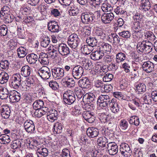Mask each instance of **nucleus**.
<instances>
[{
	"instance_id": "nucleus-1",
	"label": "nucleus",
	"mask_w": 157,
	"mask_h": 157,
	"mask_svg": "<svg viewBox=\"0 0 157 157\" xmlns=\"http://www.w3.org/2000/svg\"><path fill=\"white\" fill-rule=\"evenodd\" d=\"M111 100L109 97L107 95H101L98 98L97 102L102 109L108 108L111 102Z\"/></svg>"
},
{
	"instance_id": "nucleus-2",
	"label": "nucleus",
	"mask_w": 157,
	"mask_h": 157,
	"mask_svg": "<svg viewBox=\"0 0 157 157\" xmlns=\"http://www.w3.org/2000/svg\"><path fill=\"white\" fill-rule=\"evenodd\" d=\"M76 100V97L74 92L71 90L66 91L63 94V101L66 104L71 105Z\"/></svg>"
},
{
	"instance_id": "nucleus-3",
	"label": "nucleus",
	"mask_w": 157,
	"mask_h": 157,
	"mask_svg": "<svg viewBox=\"0 0 157 157\" xmlns=\"http://www.w3.org/2000/svg\"><path fill=\"white\" fill-rule=\"evenodd\" d=\"M19 74L14 75L10 80V86L11 88L17 89L21 86V81Z\"/></svg>"
},
{
	"instance_id": "nucleus-4",
	"label": "nucleus",
	"mask_w": 157,
	"mask_h": 157,
	"mask_svg": "<svg viewBox=\"0 0 157 157\" xmlns=\"http://www.w3.org/2000/svg\"><path fill=\"white\" fill-rule=\"evenodd\" d=\"M80 42V39L76 34L73 33L69 36L68 44L72 48L75 49L77 47Z\"/></svg>"
},
{
	"instance_id": "nucleus-5",
	"label": "nucleus",
	"mask_w": 157,
	"mask_h": 157,
	"mask_svg": "<svg viewBox=\"0 0 157 157\" xmlns=\"http://www.w3.org/2000/svg\"><path fill=\"white\" fill-rule=\"evenodd\" d=\"M71 72V74L75 79H78L82 76L84 72V69L81 66L77 65L73 67Z\"/></svg>"
},
{
	"instance_id": "nucleus-6",
	"label": "nucleus",
	"mask_w": 157,
	"mask_h": 157,
	"mask_svg": "<svg viewBox=\"0 0 157 157\" xmlns=\"http://www.w3.org/2000/svg\"><path fill=\"white\" fill-rule=\"evenodd\" d=\"M120 147V151L123 156L125 157H129L131 155L132 151L128 144L122 143Z\"/></svg>"
},
{
	"instance_id": "nucleus-7",
	"label": "nucleus",
	"mask_w": 157,
	"mask_h": 157,
	"mask_svg": "<svg viewBox=\"0 0 157 157\" xmlns=\"http://www.w3.org/2000/svg\"><path fill=\"white\" fill-rule=\"evenodd\" d=\"M51 71L52 76L56 80L61 78L64 75V70L61 67H55L52 69Z\"/></svg>"
},
{
	"instance_id": "nucleus-8",
	"label": "nucleus",
	"mask_w": 157,
	"mask_h": 157,
	"mask_svg": "<svg viewBox=\"0 0 157 157\" xmlns=\"http://www.w3.org/2000/svg\"><path fill=\"white\" fill-rule=\"evenodd\" d=\"M94 18V14L89 13H83L81 16V19L82 23L88 24L92 22Z\"/></svg>"
},
{
	"instance_id": "nucleus-9",
	"label": "nucleus",
	"mask_w": 157,
	"mask_h": 157,
	"mask_svg": "<svg viewBox=\"0 0 157 157\" xmlns=\"http://www.w3.org/2000/svg\"><path fill=\"white\" fill-rule=\"evenodd\" d=\"M40 76L43 79H48L51 76V73L49 69L47 67H42L38 71Z\"/></svg>"
},
{
	"instance_id": "nucleus-10",
	"label": "nucleus",
	"mask_w": 157,
	"mask_h": 157,
	"mask_svg": "<svg viewBox=\"0 0 157 157\" xmlns=\"http://www.w3.org/2000/svg\"><path fill=\"white\" fill-rule=\"evenodd\" d=\"M57 48L59 53L62 56H66L70 53L69 48L64 44H59Z\"/></svg>"
},
{
	"instance_id": "nucleus-11",
	"label": "nucleus",
	"mask_w": 157,
	"mask_h": 157,
	"mask_svg": "<svg viewBox=\"0 0 157 157\" xmlns=\"http://www.w3.org/2000/svg\"><path fill=\"white\" fill-rule=\"evenodd\" d=\"M24 126L25 131L28 133H33L35 130V127L33 121L30 120L25 121Z\"/></svg>"
},
{
	"instance_id": "nucleus-12",
	"label": "nucleus",
	"mask_w": 157,
	"mask_h": 157,
	"mask_svg": "<svg viewBox=\"0 0 157 157\" xmlns=\"http://www.w3.org/2000/svg\"><path fill=\"white\" fill-rule=\"evenodd\" d=\"M106 147L110 155H114L118 152V146L114 142L109 143L107 144Z\"/></svg>"
},
{
	"instance_id": "nucleus-13",
	"label": "nucleus",
	"mask_w": 157,
	"mask_h": 157,
	"mask_svg": "<svg viewBox=\"0 0 157 157\" xmlns=\"http://www.w3.org/2000/svg\"><path fill=\"white\" fill-rule=\"evenodd\" d=\"M114 17V15L112 12L104 13L101 16V20L104 24L109 23L113 19Z\"/></svg>"
},
{
	"instance_id": "nucleus-14",
	"label": "nucleus",
	"mask_w": 157,
	"mask_h": 157,
	"mask_svg": "<svg viewBox=\"0 0 157 157\" xmlns=\"http://www.w3.org/2000/svg\"><path fill=\"white\" fill-rule=\"evenodd\" d=\"M9 98L10 101L11 102L14 103L18 102L20 100L21 94L17 91L13 90L10 92Z\"/></svg>"
},
{
	"instance_id": "nucleus-15",
	"label": "nucleus",
	"mask_w": 157,
	"mask_h": 157,
	"mask_svg": "<svg viewBox=\"0 0 157 157\" xmlns=\"http://www.w3.org/2000/svg\"><path fill=\"white\" fill-rule=\"evenodd\" d=\"M48 30L52 32H58L59 30L58 23L54 21H50L48 24Z\"/></svg>"
},
{
	"instance_id": "nucleus-16",
	"label": "nucleus",
	"mask_w": 157,
	"mask_h": 157,
	"mask_svg": "<svg viewBox=\"0 0 157 157\" xmlns=\"http://www.w3.org/2000/svg\"><path fill=\"white\" fill-rule=\"evenodd\" d=\"M154 67V64L150 61L144 62L142 65L143 70L147 73H150L153 71Z\"/></svg>"
},
{
	"instance_id": "nucleus-17",
	"label": "nucleus",
	"mask_w": 157,
	"mask_h": 157,
	"mask_svg": "<svg viewBox=\"0 0 157 157\" xmlns=\"http://www.w3.org/2000/svg\"><path fill=\"white\" fill-rule=\"evenodd\" d=\"M47 118L51 122H54L57 119L58 112L55 109H52L47 113Z\"/></svg>"
},
{
	"instance_id": "nucleus-18",
	"label": "nucleus",
	"mask_w": 157,
	"mask_h": 157,
	"mask_svg": "<svg viewBox=\"0 0 157 157\" xmlns=\"http://www.w3.org/2000/svg\"><path fill=\"white\" fill-rule=\"evenodd\" d=\"M110 109L114 113H117L120 110V107L117 100L115 99H112L109 105Z\"/></svg>"
},
{
	"instance_id": "nucleus-19",
	"label": "nucleus",
	"mask_w": 157,
	"mask_h": 157,
	"mask_svg": "<svg viewBox=\"0 0 157 157\" xmlns=\"http://www.w3.org/2000/svg\"><path fill=\"white\" fill-rule=\"evenodd\" d=\"M79 86L82 88L88 89L90 87V82L86 77L83 78L78 81Z\"/></svg>"
},
{
	"instance_id": "nucleus-20",
	"label": "nucleus",
	"mask_w": 157,
	"mask_h": 157,
	"mask_svg": "<svg viewBox=\"0 0 157 157\" xmlns=\"http://www.w3.org/2000/svg\"><path fill=\"white\" fill-rule=\"evenodd\" d=\"M86 134L89 137L94 138L97 136L98 135V130L96 128H89L86 131Z\"/></svg>"
},
{
	"instance_id": "nucleus-21",
	"label": "nucleus",
	"mask_w": 157,
	"mask_h": 157,
	"mask_svg": "<svg viewBox=\"0 0 157 157\" xmlns=\"http://www.w3.org/2000/svg\"><path fill=\"white\" fill-rule=\"evenodd\" d=\"M104 56L103 52L99 49V50L92 52L90 55V57L94 60H98L101 59Z\"/></svg>"
},
{
	"instance_id": "nucleus-22",
	"label": "nucleus",
	"mask_w": 157,
	"mask_h": 157,
	"mask_svg": "<svg viewBox=\"0 0 157 157\" xmlns=\"http://www.w3.org/2000/svg\"><path fill=\"white\" fill-rule=\"evenodd\" d=\"M1 114L2 117L5 119L8 118L10 115V109L7 106H3L1 109Z\"/></svg>"
},
{
	"instance_id": "nucleus-23",
	"label": "nucleus",
	"mask_w": 157,
	"mask_h": 157,
	"mask_svg": "<svg viewBox=\"0 0 157 157\" xmlns=\"http://www.w3.org/2000/svg\"><path fill=\"white\" fill-rule=\"evenodd\" d=\"M151 8V4L149 0H141L140 1V9L144 12L148 11Z\"/></svg>"
},
{
	"instance_id": "nucleus-24",
	"label": "nucleus",
	"mask_w": 157,
	"mask_h": 157,
	"mask_svg": "<svg viewBox=\"0 0 157 157\" xmlns=\"http://www.w3.org/2000/svg\"><path fill=\"white\" fill-rule=\"evenodd\" d=\"M108 37V40L114 44H118L120 42V38L116 33H112Z\"/></svg>"
},
{
	"instance_id": "nucleus-25",
	"label": "nucleus",
	"mask_w": 157,
	"mask_h": 157,
	"mask_svg": "<svg viewBox=\"0 0 157 157\" xmlns=\"http://www.w3.org/2000/svg\"><path fill=\"white\" fill-rule=\"evenodd\" d=\"M28 62L31 64H35L38 59V57L36 54L34 53L29 54L26 56Z\"/></svg>"
},
{
	"instance_id": "nucleus-26",
	"label": "nucleus",
	"mask_w": 157,
	"mask_h": 157,
	"mask_svg": "<svg viewBox=\"0 0 157 157\" xmlns=\"http://www.w3.org/2000/svg\"><path fill=\"white\" fill-rule=\"evenodd\" d=\"M38 60L40 63L43 65H48L49 63L48 55L43 52L40 53Z\"/></svg>"
},
{
	"instance_id": "nucleus-27",
	"label": "nucleus",
	"mask_w": 157,
	"mask_h": 157,
	"mask_svg": "<svg viewBox=\"0 0 157 157\" xmlns=\"http://www.w3.org/2000/svg\"><path fill=\"white\" fill-rule=\"evenodd\" d=\"M63 80V85L65 86L71 88L73 87L75 85V81L72 78L66 76Z\"/></svg>"
},
{
	"instance_id": "nucleus-28",
	"label": "nucleus",
	"mask_w": 157,
	"mask_h": 157,
	"mask_svg": "<svg viewBox=\"0 0 157 157\" xmlns=\"http://www.w3.org/2000/svg\"><path fill=\"white\" fill-rule=\"evenodd\" d=\"M95 97L93 93H89L84 96L83 98V101L86 103H90L94 101Z\"/></svg>"
},
{
	"instance_id": "nucleus-29",
	"label": "nucleus",
	"mask_w": 157,
	"mask_h": 157,
	"mask_svg": "<svg viewBox=\"0 0 157 157\" xmlns=\"http://www.w3.org/2000/svg\"><path fill=\"white\" fill-rule=\"evenodd\" d=\"M144 42L143 41L142 42H140L138 43L137 45V49L139 53H148L147 50V48L144 44Z\"/></svg>"
},
{
	"instance_id": "nucleus-30",
	"label": "nucleus",
	"mask_w": 157,
	"mask_h": 157,
	"mask_svg": "<svg viewBox=\"0 0 157 157\" xmlns=\"http://www.w3.org/2000/svg\"><path fill=\"white\" fill-rule=\"evenodd\" d=\"M31 72V68L28 65H25L23 66L21 68V74L22 76L27 77L30 75Z\"/></svg>"
},
{
	"instance_id": "nucleus-31",
	"label": "nucleus",
	"mask_w": 157,
	"mask_h": 157,
	"mask_svg": "<svg viewBox=\"0 0 157 157\" xmlns=\"http://www.w3.org/2000/svg\"><path fill=\"white\" fill-rule=\"evenodd\" d=\"M36 153L37 157H43L48 155V151L46 148L44 147L41 146L37 149Z\"/></svg>"
},
{
	"instance_id": "nucleus-32",
	"label": "nucleus",
	"mask_w": 157,
	"mask_h": 157,
	"mask_svg": "<svg viewBox=\"0 0 157 157\" xmlns=\"http://www.w3.org/2000/svg\"><path fill=\"white\" fill-rule=\"evenodd\" d=\"M132 29L134 32L141 33L144 29L143 26L140 22H135L134 23Z\"/></svg>"
},
{
	"instance_id": "nucleus-33",
	"label": "nucleus",
	"mask_w": 157,
	"mask_h": 157,
	"mask_svg": "<svg viewBox=\"0 0 157 157\" xmlns=\"http://www.w3.org/2000/svg\"><path fill=\"white\" fill-rule=\"evenodd\" d=\"M10 93L6 88L0 87V98L2 99H6L9 96Z\"/></svg>"
},
{
	"instance_id": "nucleus-34",
	"label": "nucleus",
	"mask_w": 157,
	"mask_h": 157,
	"mask_svg": "<svg viewBox=\"0 0 157 157\" xmlns=\"http://www.w3.org/2000/svg\"><path fill=\"white\" fill-rule=\"evenodd\" d=\"M17 56L19 58L24 57L27 53L26 49L23 47H21L17 49Z\"/></svg>"
},
{
	"instance_id": "nucleus-35",
	"label": "nucleus",
	"mask_w": 157,
	"mask_h": 157,
	"mask_svg": "<svg viewBox=\"0 0 157 157\" xmlns=\"http://www.w3.org/2000/svg\"><path fill=\"white\" fill-rule=\"evenodd\" d=\"M83 66L86 70H90L93 67L92 63L91 61L87 59H84L82 61Z\"/></svg>"
},
{
	"instance_id": "nucleus-36",
	"label": "nucleus",
	"mask_w": 157,
	"mask_h": 157,
	"mask_svg": "<svg viewBox=\"0 0 157 157\" xmlns=\"http://www.w3.org/2000/svg\"><path fill=\"white\" fill-rule=\"evenodd\" d=\"M23 141L22 140L17 139L12 142L11 146L13 149H17L21 147L22 143Z\"/></svg>"
},
{
	"instance_id": "nucleus-37",
	"label": "nucleus",
	"mask_w": 157,
	"mask_h": 157,
	"mask_svg": "<svg viewBox=\"0 0 157 157\" xmlns=\"http://www.w3.org/2000/svg\"><path fill=\"white\" fill-rule=\"evenodd\" d=\"M86 41L88 45L92 48L96 46L98 43L97 39L93 37H88L86 39Z\"/></svg>"
},
{
	"instance_id": "nucleus-38",
	"label": "nucleus",
	"mask_w": 157,
	"mask_h": 157,
	"mask_svg": "<svg viewBox=\"0 0 157 157\" xmlns=\"http://www.w3.org/2000/svg\"><path fill=\"white\" fill-rule=\"evenodd\" d=\"M62 124L58 122L56 123L54 125L53 131L54 133L59 134L62 132Z\"/></svg>"
},
{
	"instance_id": "nucleus-39",
	"label": "nucleus",
	"mask_w": 157,
	"mask_h": 157,
	"mask_svg": "<svg viewBox=\"0 0 157 157\" xmlns=\"http://www.w3.org/2000/svg\"><path fill=\"white\" fill-rule=\"evenodd\" d=\"M10 141V136L6 134L0 135V142L2 144H6Z\"/></svg>"
},
{
	"instance_id": "nucleus-40",
	"label": "nucleus",
	"mask_w": 157,
	"mask_h": 157,
	"mask_svg": "<svg viewBox=\"0 0 157 157\" xmlns=\"http://www.w3.org/2000/svg\"><path fill=\"white\" fill-rule=\"evenodd\" d=\"M10 10V8L8 6H3L0 12V17H3L4 16L11 13Z\"/></svg>"
},
{
	"instance_id": "nucleus-41",
	"label": "nucleus",
	"mask_w": 157,
	"mask_h": 157,
	"mask_svg": "<svg viewBox=\"0 0 157 157\" xmlns=\"http://www.w3.org/2000/svg\"><path fill=\"white\" fill-rule=\"evenodd\" d=\"M108 143V140L105 137L99 138L97 141V143L98 145L102 147H106V144Z\"/></svg>"
},
{
	"instance_id": "nucleus-42",
	"label": "nucleus",
	"mask_w": 157,
	"mask_h": 157,
	"mask_svg": "<svg viewBox=\"0 0 157 157\" xmlns=\"http://www.w3.org/2000/svg\"><path fill=\"white\" fill-rule=\"evenodd\" d=\"M8 74L5 72H2L0 74V82L3 84L7 82L9 78Z\"/></svg>"
},
{
	"instance_id": "nucleus-43",
	"label": "nucleus",
	"mask_w": 157,
	"mask_h": 157,
	"mask_svg": "<svg viewBox=\"0 0 157 157\" xmlns=\"http://www.w3.org/2000/svg\"><path fill=\"white\" fill-rule=\"evenodd\" d=\"M92 48L89 45H84L81 48L82 52L83 54L87 55L92 52Z\"/></svg>"
},
{
	"instance_id": "nucleus-44",
	"label": "nucleus",
	"mask_w": 157,
	"mask_h": 157,
	"mask_svg": "<svg viewBox=\"0 0 157 157\" xmlns=\"http://www.w3.org/2000/svg\"><path fill=\"white\" fill-rule=\"evenodd\" d=\"M116 61L117 63L123 61L126 59L125 54L121 52L117 53L116 55Z\"/></svg>"
},
{
	"instance_id": "nucleus-45",
	"label": "nucleus",
	"mask_w": 157,
	"mask_h": 157,
	"mask_svg": "<svg viewBox=\"0 0 157 157\" xmlns=\"http://www.w3.org/2000/svg\"><path fill=\"white\" fill-rule=\"evenodd\" d=\"M44 105V102L41 100L35 101L33 104V107L34 109H41Z\"/></svg>"
},
{
	"instance_id": "nucleus-46",
	"label": "nucleus",
	"mask_w": 157,
	"mask_h": 157,
	"mask_svg": "<svg viewBox=\"0 0 157 157\" xmlns=\"http://www.w3.org/2000/svg\"><path fill=\"white\" fill-rule=\"evenodd\" d=\"M129 122L130 124L138 126L140 123L139 118L138 116H132L129 120Z\"/></svg>"
},
{
	"instance_id": "nucleus-47",
	"label": "nucleus",
	"mask_w": 157,
	"mask_h": 157,
	"mask_svg": "<svg viewBox=\"0 0 157 157\" xmlns=\"http://www.w3.org/2000/svg\"><path fill=\"white\" fill-rule=\"evenodd\" d=\"M136 89L139 94H143L146 90V86L144 83H140L136 86Z\"/></svg>"
},
{
	"instance_id": "nucleus-48",
	"label": "nucleus",
	"mask_w": 157,
	"mask_h": 157,
	"mask_svg": "<svg viewBox=\"0 0 157 157\" xmlns=\"http://www.w3.org/2000/svg\"><path fill=\"white\" fill-rule=\"evenodd\" d=\"M99 119L101 122L104 123L109 120L110 116L109 114L102 113L99 115Z\"/></svg>"
},
{
	"instance_id": "nucleus-49",
	"label": "nucleus",
	"mask_w": 157,
	"mask_h": 157,
	"mask_svg": "<svg viewBox=\"0 0 157 157\" xmlns=\"http://www.w3.org/2000/svg\"><path fill=\"white\" fill-rule=\"evenodd\" d=\"M10 65L9 62L6 60H2L0 62V68L3 70H7L8 69Z\"/></svg>"
},
{
	"instance_id": "nucleus-50",
	"label": "nucleus",
	"mask_w": 157,
	"mask_h": 157,
	"mask_svg": "<svg viewBox=\"0 0 157 157\" xmlns=\"http://www.w3.org/2000/svg\"><path fill=\"white\" fill-rule=\"evenodd\" d=\"M1 18L5 21L6 22L9 23L13 21L14 19V17L12 14L10 13L4 16L3 17Z\"/></svg>"
},
{
	"instance_id": "nucleus-51",
	"label": "nucleus",
	"mask_w": 157,
	"mask_h": 157,
	"mask_svg": "<svg viewBox=\"0 0 157 157\" xmlns=\"http://www.w3.org/2000/svg\"><path fill=\"white\" fill-rule=\"evenodd\" d=\"M33 113L34 116L38 118H40L45 114V111L41 109H34Z\"/></svg>"
},
{
	"instance_id": "nucleus-52",
	"label": "nucleus",
	"mask_w": 157,
	"mask_h": 157,
	"mask_svg": "<svg viewBox=\"0 0 157 157\" xmlns=\"http://www.w3.org/2000/svg\"><path fill=\"white\" fill-rule=\"evenodd\" d=\"M114 12L117 15H126L127 14V12L125 11L121 6H117L114 9Z\"/></svg>"
},
{
	"instance_id": "nucleus-53",
	"label": "nucleus",
	"mask_w": 157,
	"mask_h": 157,
	"mask_svg": "<svg viewBox=\"0 0 157 157\" xmlns=\"http://www.w3.org/2000/svg\"><path fill=\"white\" fill-rule=\"evenodd\" d=\"M111 48V46L108 43H103L99 49L102 52L106 51L110 52Z\"/></svg>"
},
{
	"instance_id": "nucleus-54",
	"label": "nucleus",
	"mask_w": 157,
	"mask_h": 157,
	"mask_svg": "<svg viewBox=\"0 0 157 157\" xmlns=\"http://www.w3.org/2000/svg\"><path fill=\"white\" fill-rule=\"evenodd\" d=\"M101 9L103 12L111 11L113 10V8L111 5L108 3L103 4L101 7Z\"/></svg>"
},
{
	"instance_id": "nucleus-55",
	"label": "nucleus",
	"mask_w": 157,
	"mask_h": 157,
	"mask_svg": "<svg viewBox=\"0 0 157 157\" xmlns=\"http://www.w3.org/2000/svg\"><path fill=\"white\" fill-rule=\"evenodd\" d=\"M145 36L146 39L151 41L154 40L156 38L154 33L151 31H148L145 33Z\"/></svg>"
},
{
	"instance_id": "nucleus-56",
	"label": "nucleus",
	"mask_w": 157,
	"mask_h": 157,
	"mask_svg": "<svg viewBox=\"0 0 157 157\" xmlns=\"http://www.w3.org/2000/svg\"><path fill=\"white\" fill-rule=\"evenodd\" d=\"M48 53L51 57L55 58L58 55V52L56 50L53 48H51V47L48 48Z\"/></svg>"
},
{
	"instance_id": "nucleus-57",
	"label": "nucleus",
	"mask_w": 157,
	"mask_h": 157,
	"mask_svg": "<svg viewBox=\"0 0 157 157\" xmlns=\"http://www.w3.org/2000/svg\"><path fill=\"white\" fill-rule=\"evenodd\" d=\"M128 122L125 119L121 120L119 123L120 127L123 130H126L128 127Z\"/></svg>"
},
{
	"instance_id": "nucleus-58",
	"label": "nucleus",
	"mask_w": 157,
	"mask_h": 157,
	"mask_svg": "<svg viewBox=\"0 0 157 157\" xmlns=\"http://www.w3.org/2000/svg\"><path fill=\"white\" fill-rule=\"evenodd\" d=\"M49 86L53 90H57L59 87L58 84L56 81L51 80L49 82Z\"/></svg>"
},
{
	"instance_id": "nucleus-59",
	"label": "nucleus",
	"mask_w": 157,
	"mask_h": 157,
	"mask_svg": "<svg viewBox=\"0 0 157 157\" xmlns=\"http://www.w3.org/2000/svg\"><path fill=\"white\" fill-rule=\"evenodd\" d=\"M50 42V38L48 37H45L41 42V45L42 47L44 48L47 47Z\"/></svg>"
},
{
	"instance_id": "nucleus-60",
	"label": "nucleus",
	"mask_w": 157,
	"mask_h": 157,
	"mask_svg": "<svg viewBox=\"0 0 157 157\" xmlns=\"http://www.w3.org/2000/svg\"><path fill=\"white\" fill-rule=\"evenodd\" d=\"M119 35L123 38L128 39L131 36V33L128 31H124L118 33Z\"/></svg>"
},
{
	"instance_id": "nucleus-61",
	"label": "nucleus",
	"mask_w": 157,
	"mask_h": 157,
	"mask_svg": "<svg viewBox=\"0 0 157 157\" xmlns=\"http://www.w3.org/2000/svg\"><path fill=\"white\" fill-rule=\"evenodd\" d=\"M144 42V44H146V47L148 53H150L152 51V48H153V44L152 43L148 41H143Z\"/></svg>"
},
{
	"instance_id": "nucleus-62",
	"label": "nucleus",
	"mask_w": 157,
	"mask_h": 157,
	"mask_svg": "<svg viewBox=\"0 0 157 157\" xmlns=\"http://www.w3.org/2000/svg\"><path fill=\"white\" fill-rule=\"evenodd\" d=\"M113 78L112 74L110 73H107L105 74L103 78V81L108 82L111 81Z\"/></svg>"
},
{
	"instance_id": "nucleus-63",
	"label": "nucleus",
	"mask_w": 157,
	"mask_h": 157,
	"mask_svg": "<svg viewBox=\"0 0 157 157\" xmlns=\"http://www.w3.org/2000/svg\"><path fill=\"white\" fill-rule=\"evenodd\" d=\"M7 33V28L5 25H2L0 27V34L1 36L6 35Z\"/></svg>"
},
{
	"instance_id": "nucleus-64",
	"label": "nucleus",
	"mask_w": 157,
	"mask_h": 157,
	"mask_svg": "<svg viewBox=\"0 0 157 157\" xmlns=\"http://www.w3.org/2000/svg\"><path fill=\"white\" fill-rule=\"evenodd\" d=\"M143 16L142 15L140 14L139 13H136L133 17V19L134 20V23L135 22H140L143 19Z\"/></svg>"
}]
</instances>
